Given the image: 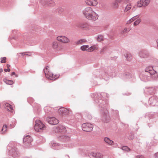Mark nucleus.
I'll return each instance as SVG.
<instances>
[{
    "mask_svg": "<svg viewBox=\"0 0 158 158\" xmlns=\"http://www.w3.org/2000/svg\"><path fill=\"white\" fill-rule=\"evenodd\" d=\"M46 77L51 80H55L58 78L59 75L58 74H53L51 72L50 68L49 66H46L44 70Z\"/></svg>",
    "mask_w": 158,
    "mask_h": 158,
    "instance_id": "1",
    "label": "nucleus"
},
{
    "mask_svg": "<svg viewBox=\"0 0 158 158\" xmlns=\"http://www.w3.org/2000/svg\"><path fill=\"white\" fill-rule=\"evenodd\" d=\"M80 48L82 51L92 52L94 50H98V46L96 45H94L90 47H89V46L88 45H84L81 46Z\"/></svg>",
    "mask_w": 158,
    "mask_h": 158,
    "instance_id": "2",
    "label": "nucleus"
},
{
    "mask_svg": "<svg viewBox=\"0 0 158 158\" xmlns=\"http://www.w3.org/2000/svg\"><path fill=\"white\" fill-rule=\"evenodd\" d=\"M56 39L58 41L63 44H68L70 42V39L64 35L58 36Z\"/></svg>",
    "mask_w": 158,
    "mask_h": 158,
    "instance_id": "3",
    "label": "nucleus"
},
{
    "mask_svg": "<svg viewBox=\"0 0 158 158\" xmlns=\"http://www.w3.org/2000/svg\"><path fill=\"white\" fill-rule=\"evenodd\" d=\"M93 127V125L89 123H83L82 126V130L85 131H92Z\"/></svg>",
    "mask_w": 158,
    "mask_h": 158,
    "instance_id": "4",
    "label": "nucleus"
},
{
    "mask_svg": "<svg viewBox=\"0 0 158 158\" xmlns=\"http://www.w3.org/2000/svg\"><path fill=\"white\" fill-rule=\"evenodd\" d=\"M151 0H139L137 3V6L139 7H145L148 5Z\"/></svg>",
    "mask_w": 158,
    "mask_h": 158,
    "instance_id": "5",
    "label": "nucleus"
},
{
    "mask_svg": "<svg viewBox=\"0 0 158 158\" xmlns=\"http://www.w3.org/2000/svg\"><path fill=\"white\" fill-rule=\"evenodd\" d=\"M139 16H134V17L132 18L130 20H128L127 21V23H130L131 22L134 21L136 19V21L134 22V26H137L141 22V19L140 18H138Z\"/></svg>",
    "mask_w": 158,
    "mask_h": 158,
    "instance_id": "6",
    "label": "nucleus"
},
{
    "mask_svg": "<svg viewBox=\"0 0 158 158\" xmlns=\"http://www.w3.org/2000/svg\"><path fill=\"white\" fill-rule=\"evenodd\" d=\"M93 11V10L92 8L87 7L83 11V13L85 18L87 19Z\"/></svg>",
    "mask_w": 158,
    "mask_h": 158,
    "instance_id": "7",
    "label": "nucleus"
},
{
    "mask_svg": "<svg viewBox=\"0 0 158 158\" xmlns=\"http://www.w3.org/2000/svg\"><path fill=\"white\" fill-rule=\"evenodd\" d=\"M98 14L93 10L89 16L87 18V19L90 20L95 21L98 19Z\"/></svg>",
    "mask_w": 158,
    "mask_h": 158,
    "instance_id": "8",
    "label": "nucleus"
},
{
    "mask_svg": "<svg viewBox=\"0 0 158 158\" xmlns=\"http://www.w3.org/2000/svg\"><path fill=\"white\" fill-rule=\"evenodd\" d=\"M47 120L49 123L52 125H55L59 123L58 120L54 117H48Z\"/></svg>",
    "mask_w": 158,
    "mask_h": 158,
    "instance_id": "9",
    "label": "nucleus"
},
{
    "mask_svg": "<svg viewBox=\"0 0 158 158\" xmlns=\"http://www.w3.org/2000/svg\"><path fill=\"white\" fill-rule=\"evenodd\" d=\"M77 27L81 29H83L85 30L90 29V26L87 23H82L78 24Z\"/></svg>",
    "mask_w": 158,
    "mask_h": 158,
    "instance_id": "10",
    "label": "nucleus"
},
{
    "mask_svg": "<svg viewBox=\"0 0 158 158\" xmlns=\"http://www.w3.org/2000/svg\"><path fill=\"white\" fill-rule=\"evenodd\" d=\"M86 4L89 6H96L98 4L97 0H86Z\"/></svg>",
    "mask_w": 158,
    "mask_h": 158,
    "instance_id": "11",
    "label": "nucleus"
},
{
    "mask_svg": "<svg viewBox=\"0 0 158 158\" xmlns=\"http://www.w3.org/2000/svg\"><path fill=\"white\" fill-rule=\"evenodd\" d=\"M58 112L60 114H67L69 113V110L66 108L62 107L59 109Z\"/></svg>",
    "mask_w": 158,
    "mask_h": 158,
    "instance_id": "12",
    "label": "nucleus"
},
{
    "mask_svg": "<svg viewBox=\"0 0 158 158\" xmlns=\"http://www.w3.org/2000/svg\"><path fill=\"white\" fill-rule=\"evenodd\" d=\"M54 131L56 132H62L65 131V128L63 126H58L54 128Z\"/></svg>",
    "mask_w": 158,
    "mask_h": 158,
    "instance_id": "13",
    "label": "nucleus"
},
{
    "mask_svg": "<svg viewBox=\"0 0 158 158\" xmlns=\"http://www.w3.org/2000/svg\"><path fill=\"white\" fill-rule=\"evenodd\" d=\"M91 155L96 158H102L103 157L102 154L99 152H92L91 153Z\"/></svg>",
    "mask_w": 158,
    "mask_h": 158,
    "instance_id": "14",
    "label": "nucleus"
},
{
    "mask_svg": "<svg viewBox=\"0 0 158 158\" xmlns=\"http://www.w3.org/2000/svg\"><path fill=\"white\" fill-rule=\"evenodd\" d=\"M32 141V139L31 137L29 135H27L24 137L23 138V142L25 143L27 142L29 143Z\"/></svg>",
    "mask_w": 158,
    "mask_h": 158,
    "instance_id": "15",
    "label": "nucleus"
},
{
    "mask_svg": "<svg viewBox=\"0 0 158 158\" xmlns=\"http://www.w3.org/2000/svg\"><path fill=\"white\" fill-rule=\"evenodd\" d=\"M40 120H37L35 121L34 126V129L36 131H39L40 130Z\"/></svg>",
    "mask_w": 158,
    "mask_h": 158,
    "instance_id": "16",
    "label": "nucleus"
},
{
    "mask_svg": "<svg viewBox=\"0 0 158 158\" xmlns=\"http://www.w3.org/2000/svg\"><path fill=\"white\" fill-rule=\"evenodd\" d=\"M51 46L53 49H56L58 47V43L56 41H53L51 43Z\"/></svg>",
    "mask_w": 158,
    "mask_h": 158,
    "instance_id": "17",
    "label": "nucleus"
},
{
    "mask_svg": "<svg viewBox=\"0 0 158 158\" xmlns=\"http://www.w3.org/2000/svg\"><path fill=\"white\" fill-rule=\"evenodd\" d=\"M5 107L10 111L12 112L13 111L12 106L8 103H6L5 104Z\"/></svg>",
    "mask_w": 158,
    "mask_h": 158,
    "instance_id": "18",
    "label": "nucleus"
},
{
    "mask_svg": "<svg viewBox=\"0 0 158 158\" xmlns=\"http://www.w3.org/2000/svg\"><path fill=\"white\" fill-rule=\"evenodd\" d=\"M104 141L106 143L110 145H112L113 143V141L111 140L109 138L107 137H105L104 138Z\"/></svg>",
    "mask_w": 158,
    "mask_h": 158,
    "instance_id": "19",
    "label": "nucleus"
},
{
    "mask_svg": "<svg viewBox=\"0 0 158 158\" xmlns=\"http://www.w3.org/2000/svg\"><path fill=\"white\" fill-rule=\"evenodd\" d=\"M131 8V4L130 3H128L124 10V12L125 13L127 12Z\"/></svg>",
    "mask_w": 158,
    "mask_h": 158,
    "instance_id": "20",
    "label": "nucleus"
},
{
    "mask_svg": "<svg viewBox=\"0 0 158 158\" xmlns=\"http://www.w3.org/2000/svg\"><path fill=\"white\" fill-rule=\"evenodd\" d=\"M7 126L6 125H3L1 130V132L2 134L5 133L7 131Z\"/></svg>",
    "mask_w": 158,
    "mask_h": 158,
    "instance_id": "21",
    "label": "nucleus"
},
{
    "mask_svg": "<svg viewBox=\"0 0 158 158\" xmlns=\"http://www.w3.org/2000/svg\"><path fill=\"white\" fill-rule=\"evenodd\" d=\"M4 81L8 85H12L14 83L13 81L11 80L4 79Z\"/></svg>",
    "mask_w": 158,
    "mask_h": 158,
    "instance_id": "22",
    "label": "nucleus"
},
{
    "mask_svg": "<svg viewBox=\"0 0 158 158\" xmlns=\"http://www.w3.org/2000/svg\"><path fill=\"white\" fill-rule=\"evenodd\" d=\"M116 2L118 4L119 3H120L123 2L124 3H126L129 1V0H115Z\"/></svg>",
    "mask_w": 158,
    "mask_h": 158,
    "instance_id": "23",
    "label": "nucleus"
},
{
    "mask_svg": "<svg viewBox=\"0 0 158 158\" xmlns=\"http://www.w3.org/2000/svg\"><path fill=\"white\" fill-rule=\"evenodd\" d=\"M86 42V40L85 39L80 40L77 41L76 44H77L79 45L83 43H85Z\"/></svg>",
    "mask_w": 158,
    "mask_h": 158,
    "instance_id": "24",
    "label": "nucleus"
},
{
    "mask_svg": "<svg viewBox=\"0 0 158 158\" xmlns=\"http://www.w3.org/2000/svg\"><path fill=\"white\" fill-rule=\"evenodd\" d=\"M46 128L45 125L40 121V130H45Z\"/></svg>",
    "mask_w": 158,
    "mask_h": 158,
    "instance_id": "25",
    "label": "nucleus"
},
{
    "mask_svg": "<svg viewBox=\"0 0 158 158\" xmlns=\"http://www.w3.org/2000/svg\"><path fill=\"white\" fill-rule=\"evenodd\" d=\"M125 56L127 60L129 61L131 60L132 59L131 56L130 54H126Z\"/></svg>",
    "mask_w": 158,
    "mask_h": 158,
    "instance_id": "26",
    "label": "nucleus"
},
{
    "mask_svg": "<svg viewBox=\"0 0 158 158\" xmlns=\"http://www.w3.org/2000/svg\"><path fill=\"white\" fill-rule=\"evenodd\" d=\"M21 55H26L28 56H31V53L30 52H25L24 53H20Z\"/></svg>",
    "mask_w": 158,
    "mask_h": 158,
    "instance_id": "27",
    "label": "nucleus"
},
{
    "mask_svg": "<svg viewBox=\"0 0 158 158\" xmlns=\"http://www.w3.org/2000/svg\"><path fill=\"white\" fill-rule=\"evenodd\" d=\"M113 7L114 8H118L119 5L118 3H116L115 1L113 4Z\"/></svg>",
    "mask_w": 158,
    "mask_h": 158,
    "instance_id": "28",
    "label": "nucleus"
},
{
    "mask_svg": "<svg viewBox=\"0 0 158 158\" xmlns=\"http://www.w3.org/2000/svg\"><path fill=\"white\" fill-rule=\"evenodd\" d=\"M122 149L123 150L127 151V152L130 150V149L129 148L126 146L123 147L122 148Z\"/></svg>",
    "mask_w": 158,
    "mask_h": 158,
    "instance_id": "29",
    "label": "nucleus"
},
{
    "mask_svg": "<svg viewBox=\"0 0 158 158\" xmlns=\"http://www.w3.org/2000/svg\"><path fill=\"white\" fill-rule=\"evenodd\" d=\"M130 30V29L129 28H125L124 29L123 31H122V34H123L124 32H127L129 31Z\"/></svg>",
    "mask_w": 158,
    "mask_h": 158,
    "instance_id": "30",
    "label": "nucleus"
},
{
    "mask_svg": "<svg viewBox=\"0 0 158 158\" xmlns=\"http://www.w3.org/2000/svg\"><path fill=\"white\" fill-rule=\"evenodd\" d=\"M97 40L98 41H101L103 40V37L102 35L99 36L97 38Z\"/></svg>",
    "mask_w": 158,
    "mask_h": 158,
    "instance_id": "31",
    "label": "nucleus"
},
{
    "mask_svg": "<svg viewBox=\"0 0 158 158\" xmlns=\"http://www.w3.org/2000/svg\"><path fill=\"white\" fill-rule=\"evenodd\" d=\"M1 63H5L6 62V57H4L3 58H1Z\"/></svg>",
    "mask_w": 158,
    "mask_h": 158,
    "instance_id": "32",
    "label": "nucleus"
},
{
    "mask_svg": "<svg viewBox=\"0 0 158 158\" xmlns=\"http://www.w3.org/2000/svg\"><path fill=\"white\" fill-rule=\"evenodd\" d=\"M154 72H155V73L153 74L154 75V77H155V78H157L158 77V73H156V72H155L154 71Z\"/></svg>",
    "mask_w": 158,
    "mask_h": 158,
    "instance_id": "33",
    "label": "nucleus"
},
{
    "mask_svg": "<svg viewBox=\"0 0 158 158\" xmlns=\"http://www.w3.org/2000/svg\"><path fill=\"white\" fill-rule=\"evenodd\" d=\"M54 5V3L52 1H51L50 3L48 4V5L50 6H53Z\"/></svg>",
    "mask_w": 158,
    "mask_h": 158,
    "instance_id": "34",
    "label": "nucleus"
},
{
    "mask_svg": "<svg viewBox=\"0 0 158 158\" xmlns=\"http://www.w3.org/2000/svg\"><path fill=\"white\" fill-rule=\"evenodd\" d=\"M4 71L6 72H9L10 71V69L9 68H8L7 69H4Z\"/></svg>",
    "mask_w": 158,
    "mask_h": 158,
    "instance_id": "35",
    "label": "nucleus"
},
{
    "mask_svg": "<svg viewBox=\"0 0 158 158\" xmlns=\"http://www.w3.org/2000/svg\"><path fill=\"white\" fill-rule=\"evenodd\" d=\"M15 75V77H18V75H16L15 74V72H12L11 74V76H13V75Z\"/></svg>",
    "mask_w": 158,
    "mask_h": 158,
    "instance_id": "36",
    "label": "nucleus"
},
{
    "mask_svg": "<svg viewBox=\"0 0 158 158\" xmlns=\"http://www.w3.org/2000/svg\"><path fill=\"white\" fill-rule=\"evenodd\" d=\"M137 158H144V156H137Z\"/></svg>",
    "mask_w": 158,
    "mask_h": 158,
    "instance_id": "37",
    "label": "nucleus"
},
{
    "mask_svg": "<svg viewBox=\"0 0 158 158\" xmlns=\"http://www.w3.org/2000/svg\"><path fill=\"white\" fill-rule=\"evenodd\" d=\"M155 156L156 158H158V152L155 154Z\"/></svg>",
    "mask_w": 158,
    "mask_h": 158,
    "instance_id": "38",
    "label": "nucleus"
},
{
    "mask_svg": "<svg viewBox=\"0 0 158 158\" xmlns=\"http://www.w3.org/2000/svg\"><path fill=\"white\" fill-rule=\"evenodd\" d=\"M10 65L9 64H7L6 65V66H7V68H9L10 67Z\"/></svg>",
    "mask_w": 158,
    "mask_h": 158,
    "instance_id": "39",
    "label": "nucleus"
},
{
    "mask_svg": "<svg viewBox=\"0 0 158 158\" xmlns=\"http://www.w3.org/2000/svg\"><path fill=\"white\" fill-rule=\"evenodd\" d=\"M3 71V69H0V72L2 73Z\"/></svg>",
    "mask_w": 158,
    "mask_h": 158,
    "instance_id": "40",
    "label": "nucleus"
},
{
    "mask_svg": "<svg viewBox=\"0 0 158 158\" xmlns=\"http://www.w3.org/2000/svg\"><path fill=\"white\" fill-rule=\"evenodd\" d=\"M60 12H59V13H61L63 11V9H61V10H60Z\"/></svg>",
    "mask_w": 158,
    "mask_h": 158,
    "instance_id": "41",
    "label": "nucleus"
},
{
    "mask_svg": "<svg viewBox=\"0 0 158 158\" xmlns=\"http://www.w3.org/2000/svg\"><path fill=\"white\" fill-rule=\"evenodd\" d=\"M157 47H158V40L157 41Z\"/></svg>",
    "mask_w": 158,
    "mask_h": 158,
    "instance_id": "42",
    "label": "nucleus"
},
{
    "mask_svg": "<svg viewBox=\"0 0 158 158\" xmlns=\"http://www.w3.org/2000/svg\"><path fill=\"white\" fill-rule=\"evenodd\" d=\"M1 104H0V107H1Z\"/></svg>",
    "mask_w": 158,
    "mask_h": 158,
    "instance_id": "43",
    "label": "nucleus"
}]
</instances>
